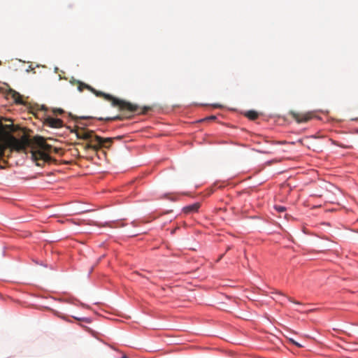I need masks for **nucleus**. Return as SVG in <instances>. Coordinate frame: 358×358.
<instances>
[{
    "label": "nucleus",
    "mask_w": 358,
    "mask_h": 358,
    "mask_svg": "<svg viewBox=\"0 0 358 358\" xmlns=\"http://www.w3.org/2000/svg\"><path fill=\"white\" fill-rule=\"evenodd\" d=\"M201 206L200 203L196 202L183 208L182 211L186 214L197 212Z\"/></svg>",
    "instance_id": "obj_7"
},
{
    "label": "nucleus",
    "mask_w": 358,
    "mask_h": 358,
    "mask_svg": "<svg viewBox=\"0 0 358 358\" xmlns=\"http://www.w3.org/2000/svg\"><path fill=\"white\" fill-rule=\"evenodd\" d=\"M289 341H290V342H292L294 345H295L298 348H303V345H301L300 343H297L296 341H295L294 340H293L292 338H290Z\"/></svg>",
    "instance_id": "obj_14"
},
{
    "label": "nucleus",
    "mask_w": 358,
    "mask_h": 358,
    "mask_svg": "<svg viewBox=\"0 0 358 358\" xmlns=\"http://www.w3.org/2000/svg\"><path fill=\"white\" fill-rule=\"evenodd\" d=\"M78 84V90L80 92H83L84 89H87L92 92L93 94H94L96 96L99 97H103L107 101H111L112 106L115 107H118L120 110L122 111H128L130 113H135L138 112L139 110V108L137 105L131 103L129 101H126L122 99H119L117 98H115L112 95L109 94H106L101 91H97L90 85L85 84L84 83H82L80 81H77ZM141 111L139 112L140 114H146L148 111L152 110V107L150 106H144L142 108H140Z\"/></svg>",
    "instance_id": "obj_1"
},
{
    "label": "nucleus",
    "mask_w": 358,
    "mask_h": 358,
    "mask_svg": "<svg viewBox=\"0 0 358 358\" xmlns=\"http://www.w3.org/2000/svg\"><path fill=\"white\" fill-rule=\"evenodd\" d=\"M275 209L280 213L285 212L286 210V208L282 206H275Z\"/></svg>",
    "instance_id": "obj_12"
},
{
    "label": "nucleus",
    "mask_w": 358,
    "mask_h": 358,
    "mask_svg": "<svg viewBox=\"0 0 358 358\" xmlns=\"http://www.w3.org/2000/svg\"><path fill=\"white\" fill-rule=\"evenodd\" d=\"M289 301H290L291 302L295 303V301H293V300H291V299H290ZM296 303H298V302H296Z\"/></svg>",
    "instance_id": "obj_18"
},
{
    "label": "nucleus",
    "mask_w": 358,
    "mask_h": 358,
    "mask_svg": "<svg viewBox=\"0 0 358 358\" xmlns=\"http://www.w3.org/2000/svg\"><path fill=\"white\" fill-rule=\"evenodd\" d=\"M113 138V141L115 139L120 140V139L122 138V136H116V137H114V138Z\"/></svg>",
    "instance_id": "obj_15"
},
{
    "label": "nucleus",
    "mask_w": 358,
    "mask_h": 358,
    "mask_svg": "<svg viewBox=\"0 0 358 358\" xmlns=\"http://www.w3.org/2000/svg\"><path fill=\"white\" fill-rule=\"evenodd\" d=\"M76 136L80 139L96 142V144L87 143L83 145L85 150L92 149L97 151L101 148H109L113 143V138H102L96 135L94 131L92 130L80 129L76 131Z\"/></svg>",
    "instance_id": "obj_3"
},
{
    "label": "nucleus",
    "mask_w": 358,
    "mask_h": 358,
    "mask_svg": "<svg viewBox=\"0 0 358 358\" xmlns=\"http://www.w3.org/2000/svg\"><path fill=\"white\" fill-rule=\"evenodd\" d=\"M34 142L38 149L35 150L32 148L31 155L36 166H43L45 163H50L52 158L47 152L52 151V146L48 144L42 137H36Z\"/></svg>",
    "instance_id": "obj_4"
},
{
    "label": "nucleus",
    "mask_w": 358,
    "mask_h": 358,
    "mask_svg": "<svg viewBox=\"0 0 358 358\" xmlns=\"http://www.w3.org/2000/svg\"><path fill=\"white\" fill-rule=\"evenodd\" d=\"M31 143L30 140L26 136H23L22 139H17L13 135L4 133L0 131V157L5 156L7 148H10L11 152L13 150L21 151L29 146Z\"/></svg>",
    "instance_id": "obj_2"
},
{
    "label": "nucleus",
    "mask_w": 358,
    "mask_h": 358,
    "mask_svg": "<svg viewBox=\"0 0 358 358\" xmlns=\"http://www.w3.org/2000/svg\"><path fill=\"white\" fill-rule=\"evenodd\" d=\"M125 117H124V115H116L114 117H106V118L99 117L98 120H105V121L122 120ZM127 117L129 118L130 116H129Z\"/></svg>",
    "instance_id": "obj_8"
},
{
    "label": "nucleus",
    "mask_w": 358,
    "mask_h": 358,
    "mask_svg": "<svg viewBox=\"0 0 358 358\" xmlns=\"http://www.w3.org/2000/svg\"><path fill=\"white\" fill-rule=\"evenodd\" d=\"M88 143L96 144V141H89Z\"/></svg>",
    "instance_id": "obj_17"
},
{
    "label": "nucleus",
    "mask_w": 358,
    "mask_h": 358,
    "mask_svg": "<svg viewBox=\"0 0 358 358\" xmlns=\"http://www.w3.org/2000/svg\"><path fill=\"white\" fill-rule=\"evenodd\" d=\"M289 115L294 118L298 123L307 122L312 118L310 113H297L295 111H290Z\"/></svg>",
    "instance_id": "obj_5"
},
{
    "label": "nucleus",
    "mask_w": 358,
    "mask_h": 358,
    "mask_svg": "<svg viewBox=\"0 0 358 358\" xmlns=\"http://www.w3.org/2000/svg\"><path fill=\"white\" fill-rule=\"evenodd\" d=\"M245 116L250 120H255L258 117V113L255 110H249L246 113Z\"/></svg>",
    "instance_id": "obj_9"
},
{
    "label": "nucleus",
    "mask_w": 358,
    "mask_h": 358,
    "mask_svg": "<svg viewBox=\"0 0 358 358\" xmlns=\"http://www.w3.org/2000/svg\"><path fill=\"white\" fill-rule=\"evenodd\" d=\"M44 124L51 128L57 129L63 127V121L60 119L48 116L45 119Z\"/></svg>",
    "instance_id": "obj_6"
},
{
    "label": "nucleus",
    "mask_w": 358,
    "mask_h": 358,
    "mask_svg": "<svg viewBox=\"0 0 358 358\" xmlns=\"http://www.w3.org/2000/svg\"><path fill=\"white\" fill-rule=\"evenodd\" d=\"M53 113L55 115H62L64 113V110L61 108H55L53 110Z\"/></svg>",
    "instance_id": "obj_13"
},
{
    "label": "nucleus",
    "mask_w": 358,
    "mask_h": 358,
    "mask_svg": "<svg viewBox=\"0 0 358 358\" xmlns=\"http://www.w3.org/2000/svg\"><path fill=\"white\" fill-rule=\"evenodd\" d=\"M13 97L15 103H21L22 102V99H21V96L19 93H17L16 92H13Z\"/></svg>",
    "instance_id": "obj_10"
},
{
    "label": "nucleus",
    "mask_w": 358,
    "mask_h": 358,
    "mask_svg": "<svg viewBox=\"0 0 358 358\" xmlns=\"http://www.w3.org/2000/svg\"><path fill=\"white\" fill-rule=\"evenodd\" d=\"M215 118H216L215 116H210L208 117V119H210V120H215Z\"/></svg>",
    "instance_id": "obj_16"
},
{
    "label": "nucleus",
    "mask_w": 358,
    "mask_h": 358,
    "mask_svg": "<svg viewBox=\"0 0 358 358\" xmlns=\"http://www.w3.org/2000/svg\"><path fill=\"white\" fill-rule=\"evenodd\" d=\"M76 320H78V321H80V322H85L86 323H90L91 322V320L88 317H73Z\"/></svg>",
    "instance_id": "obj_11"
},
{
    "label": "nucleus",
    "mask_w": 358,
    "mask_h": 358,
    "mask_svg": "<svg viewBox=\"0 0 358 358\" xmlns=\"http://www.w3.org/2000/svg\"><path fill=\"white\" fill-rule=\"evenodd\" d=\"M122 358H127L126 355H124Z\"/></svg>",
    "instance_id": "obj_19"
}]
</instances>
